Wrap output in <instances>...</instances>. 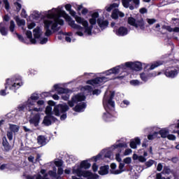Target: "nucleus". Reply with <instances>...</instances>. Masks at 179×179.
<instances>
[{
    "label": "nucleus",
    "mask_w": 179,
    "mask_h": 179,
    "mask_svg": "<svg viewBox=\"0 0 179 179\" xmlns=\"http://www.w3.org/2000/svg\"><path fill=\"white\" fill-rule=\"evenodd\" d=\"M43 13L45 17V18L43 20V23L44 29L45 30V36H51L52 33L57 31L58 24L60 26L64 24V20L61 19V17L66 19L69 26H71L72 29L77 30L76 35L79 36V37H83L85 34L91 36L93 26L99 23V19H101L99 17L100 15L99 12H94L91 14V17L89 19V22H87V25L85 27L82 24V27L76 24L75 20H72V18L66 14V12L64 10V6H59L57 8H53L51 10L44 11ZM89 23L90 25H89Z\"/></svg>",
    "instance_id": "1"
},
{
    "label": "nucleus",
    "mask_w": 179,
    "mask_h": 179,
    "mask_svg": "<svg viewBox=\"0 0 179 179\" xmlns=\"http://www.w3.org/2000/svg\"><path fill=\"white\" fill-rule=\"evenodd\" d=\"M90 166L92 165L89 161H83L80 164H76L73 167L72 173L76 176H72V179H82V177L87 179H99L98 175H93L90 171H85L90 169Z\"/></svg>",
    "instance_id": "2"
},
{
    "label": "nucleus",
    "mask_w": 179,
    "mask_h": 179,
    "mask_svg": "<svg viewBox=\"0 0 179 179\" xmlns=\"http://www.w3.org/2000/svg\"><path fill=\"white\" fill-rule=\"evenodd\" d=\"M115 94L114 92L106 91L103 97V104L106 113H103V120L106 122H111L115 120V117L108 112V110H114L115 107V103L113 101Z\"/></svg>",
    "instance_id": "3"
},
{
    "label": "nucleus",
    "mask_w": 179,
    "mask_h": 179,
    "mask_svg": "<svg viewBox=\"0 0 179 179\" xmlns=\"http://www.w3.org/2000/svg\"><path fill=\"white\" fill-rule=\"evenodd\" d=\"M127 68H131L134 71H142V63L139 62H128L124 64L117 66L113 67L103 73L106 76H110V75H117L120 73V72H125Z\"/></svg>",
    "instance_id": "4"
},
{
    "label": "nucleus",
    "mask_w": 179,
    "mask_h": 179,
    "mask_svg": "<svg viewBox=\"0 0 179 179\" xmlns=\"http://www.w3.org/2000/svg\"><path fill=\"white\" fill-rule=\"evenodd\" d=\"M122 148H128V145H127V143H116L110 148L102 150L98 155L92 157V160L93 162H99V160L111 159V155H113V152H114V150H118L119 153H121Z\"/></svg>",
    "instance_id": "5"
},
{
    "label": "nucleus",
    "mask_w": 179,
    "mask_h": 179,
    "mask_svg": "<svg viewBox=\"0 0 179 179\" xmlns=\"http://www.w3.org/2000/svg\"><path fill=\"white\" fill-rule=\"evenodd\" d=\"M40 99V96L37 93H34L31 95V96L28 99V100L21 103L18 106L17 110L19 111H24V110H28V111H36V113H40L43 111V108H33V106L36 104V101Z\"/></svg>",
    "instance_id": "6"
},
{
    "label": "nucleus",
    "mask_w": 179,
    "mask_h": 179,
    "mask_svg": "<svg viewBox=\"0 0 179 179\" xmlns=\"http://www.w3.org/2000/svg\"><path fill=\"white\" fill-rule=\"evenodd\" d=\"M22 85L23 82L22 81V78H8L6 80L5 90H1L0 91V95L6 96L8 94L9 92H8V89H9V90H13V92H16V90Z\"/></svg>",
    "instance_id": "7"
},
{
    "label": "nucleus",
    "mask_w": 179,
    "mask_h": 179,
    "mask_svg": "<svg viewBox=\"0 0 179 179\" xmlns=\"http://www.w3.org/2000/svg\"><path fill=\"white\" fill-rule=\"evenodd\" d=\"M92 87L89 85L81 88V92H84V94L80 93L73 96L71 97V100L68 101L69 107H73L75 104H78V103H80V101H85V100H86L85 94L90 93V92H92Z\"/></svg>",
    "instance_id": "8"
},
{
    "label": "nucleus",
    "mask_w": 179,
    "mask_h": 179,
    "mask_svg": "<svg viewBox=\"0 0 179 179\" xmlns=\"http://www.w3.org/2000/svg\"><path fill=\"white\" fill-rule=\"evenodd\" d=\"M69 110V106L66 104H59L54 107L52 111V107L48 106L45 109V114L48 116L52 117V115H56V117H59L62 113L64 111H68Z\"/></svg>",
    "instance_id": "9"
},
{
    "label": "nucleus",
    "mask_w": 179,
    "mask_h": 179,
    "mask_svg": "<svg viewBox=\"0 0 179 179\" xmlns=\"http://www.w3.org/2000/svg\"><path fill=\"white\" fill-rule=\"evenodd\" d=\"M127 23L130 26L135 27L137 30H145V21L143 20V17L139 15L136 17H129Z\"/></svg>",
    "instance_id": "10"
},
{
    "label": "nucleus",
    "mask_w": 179,
    "mask_h": 179,
    "mask_svg": "<svg viewBox=\"0 0 179 179\" xmlns=\"http://www.w3.org/2000/svg\"><path fill=\"white\" fill-rule=\"evenodd\" d=\"M25 34L27 38L31 41V44H36L37 43V39L43 36V31L41 30V28L37 27L34 29L33 34L30 31H27ZM33 34L35 39H33Z\"/></svg>",
    "instance_id": "11"
},
{
    "label": "nucleus",
    "mask_w": 179,
    "mask_h": 179,
    "mask_svg": "<svg viewBox=\"0 0 179 179\" xmlns=\"http://www.w3.org/2000/svg\"><path fill=\"white\" fill-rule=\"evenodd\" d=\"M65 9L67 12H69V14L74 17L76 22L78 23V24H83L85 27L87 26V20H85L84 18L76 15V12L72 10V6L71 4H66L65 6Z\"/></svg>",
    "instance_id": "12"
},
{
    "label": "nucleus",
    "mask_w": 179,
    "mask_h": 179,
    "mask_svg": "<svg viewBox=\"0 0 179 179\" xmlns=\"http://www.w3.org/2000/svg\"><path fill=\"white\" fill-rule=\"evenodd\" d=\"M54 89L59 94H62V100L66 101L69 99V97H71V93H72L71 90L62 88L58 84L54 85Z\"/></svg>",
    "instance_id": "13"
},
{
    "label": "nucleus",
    "mask_w": 179,
    "mask_h": 179,
    "mask_svg": "<svg viewBox=\"0 0 179 179\" xmlns=\"http://www.w3.org/2000/svg\"><path fill=\"white\" fill-rule=\"evenodd\" d=\"M110 80L109 78L106 76L101 78H96L94 80H88L87 83L88 85H91V86H99L101 85V83H105V82H108Z\"/></svg>",
    "instance_id": "14"
},
{
    "label": "nucleus",
    "mask_w": 179,
    "mask_h": 179,
    "mask_svg": "<svg viewBox=\"0 0 179 179\" xmlns=\"http://www.w3.org/2000/svg\"><path fill=\"white\" fill-rule=\"evenodd\" d=\"M113 31L116 36H119L120 37H124V36H127L128 33H129V30L125 27H120L118 29H114Z\"/></svg>",
    "instance_id": "15"
},
{
    "label": "nucleus",
    "mask_w": 179,
    "mask_h": 179,
    "mask_svg": "<svg viewBox=\"0 0 179 179\" xmlns=\"http://www.w3.org/2000/svg\"><path fill=\"white\" fill-rule=\"evenodd\" d=\"M177 75H178V71H177V70L173 68H169L165 71V76L167 78H176Z\"/></svg>",
    "instance_id": "16"
},
{
    "label": "nucleus",
    "mask_w": 179,
    "mask_h": 179,
    "mask_svg": "<svg viewBox=\"0 0 179 179\" xmlns=\"http://www.w3.org/2000/svg\"><path fill=\"white\" fill-rule=\"evenodd\" d=\"M118 16H120V17H124V16H125V14H124V13L118 10V9H115L113 10L112 15H111V17L112 19H118Z\"/></svg>",
    "instance_id": "17"
},
{
    "label": "nucleus",
    "mask_w": 179,
    "mask_h": 179,
    "mask_svg": "<svg viewBox=\"0 0 179 179\" xmlns=\"http://www.w3.org/2000/svg\"><path fill=\"white\" fill-rule=\"evenodd\" d=\"M85 108H86V103L82 102L76 105L73 110H74V111H76L77 113H82V111H84Z\"/></svg>",
    "instance_id": "18"
},
{
    "label": "nucleus",
    "mask_w": 179,
    "mask_h": 179,
    "mask_svg": "<svg viewBox=\"0 0 179 179\" xmlns=\"http://www.w3.org/2000/svg\"><path fill=\"white\" fill-rule=\"evenodd\" d=\"M108 170H110V166L108 165L101 166L99 171V174H100V176H106V174H108Z\"/></svg>",
    "instance_id": "19"
},
{
    "label": "nucleus",
    "mask_w": 179,
    "mask_h": 179,
    "mask_svg": "<svg viewBox=\"0 0 179 179\" xmlns=\"http://www.w3.org/2000/svg\"><path fill=\"white\" fill-rule=\"evenodd\" d=\"M98 25L103 30L106 27H108V20H103L102 18L98 20Z\"/></svg>",
    "instance_id": "20"
},
{
    "label": "nucleus",
    "mask_w": 179,
    "mask_h": 179,
    "mask_svg": "<svg viewBox=\"0 0 179 179\" xmlns=\"http://www.w3.org/2000/svg\"><path fill=\"white\" fill-rule=\"evenodd\" d=\"M31 124H34L35 127H37L40 122V114L37 113L30 120Z\"/></svg>",
    "instance_id": "21"
},
{
    "label": "nucleus",
    "mask_w": 179,
    "mask_h": 179,
    "mask_svg": "<svg viewBox=\"0 0 179 179\" xmlns=\"http://www.w3.org/2000/svg\"><path fill=\"white\" fill-rule=\"evenodd\" d=\"M63 36H65V41L67 43H75V39H72V36H73L72 32L64 33Z\"/></svg>",
    "instance_id": "22"
},
{
    "label": "nucleus",
    "mask_w": 179,
    "mask_h": 179,
    "mask_svg": "<svg viewBox=\"0 0 179 179\" xmlns=\"http://www.w3.org/2000/svg\"><path fill=\"white\" fill-rule=\"evenodd\" d=\"M136 145H141V139H139V138H136L131 141L130 148H131V149H136Z\"/></svg>",
    "instance_id": "23"
},
{
    "label": "nucleus",
    "mask_w": 179,
    "mask_h": 179,
    "mask_svg": "<svg viewBox=\"0 0 179 179\" xmlns=\"http://www.w3.org/2000/svg\"><path fill=\"white\" fill-rule=\"evenodd\" d=\"M37 141L38 145H41V146H44L45 145H47V138L44 136H38Z\"/></svg>",
    "instance_id": "24"
},
{
    "label": "nucleus",
    "mask_w": 179,
    "mask_h": 179,
    "mask_svg": "<svg viewBox=\"0 0 179 179\" xmlns=\"http://www.w3.org/2000/svg\"><path fill=\"white\" fill-rule=\"evenodd\" d=\"M133 160H138L141 163H145V162H146V158L142 155L138 156L136 154H134Z\"/></svg>",
    "instance_id": "25"
},
{
    "label": "nucleus",
    "mask_w": 179,
    "mask_h": 179,
    "mask_svg": "<svg viewBox=\"0 0 179 179\" xmlns=\"http://www.w3.org/2000/svg\"><path fill=\"white\" fill-rule=\"evenodd\" d=\"M118 6H120V3H114L110 4L109 6H106L105 9L106 12H111L112 9H114V8H118Z\"/></svg>",
    "instance_id": "26"
},
{
    "label": "nucleus",
    "mask_w": 179,
    "mask_h": 179,
    "mask_svg": "<svg viewBox=\"0 0 179 179\" xmlns=\"http://www.w3.org/2000/svg\"><path fill=\"white\" fill-rule=\"evenodd\" d=\"M3 146L5 149V150H10L12 149V147L9 145V143H8V140H6V137L3 138Z\"/></svg>",
    "instance_id": "27"
},
{
    "label": "nucleus",
    "mask_w": 179,
    "mask_h": 179,
    "mask_svg": "<svg viewBox=\"0 0 179 179\" xmlns=\"http://www.w3.org/2000/svg\"><path fill=\"white\" fill-rule=\"evenodd\" d=\"M125 164L120 163L119 165V169H117L116 171H113V174H121V173L124 172V167Z\"/></svg>",
    "instance_id": "28"
},
{
    "label": "nucleus",
    "mask_w": 179,
    "mask_h": 179,
    "mask_svg": "<svg viewBox=\"0 0 179 179\" xmlns=\"http://www.w3.org/2000/svg\"><path fill=\"white\" fill-rule=\"evenodd\" d=\"M0 33L2 36L8 34V31L5 29V24L3 22L0 23Z\"/></svg>",
    "instance_id": "29"
},
{
    "label": "nucleus",
    "mask_w": 179,
    "mask_h": 179,
    "mask_svg": "<svg viewBox=\"0 0 179 179\" xmlns=\"http://www.w3.org/2000/svg\"><path fill=\"white\" fill-rule=\"evenodd\" d=\"M159 134L162 138H167V136L169 135V129L166 128L162 129L159 131Z\"/></svg>",
    "instance_id": "30"
},
{
    "label": "nucleus",
    "mask_w": 179,
    "mask_h": 179,
    "mask_svg": "<svg viewBox=\"0 0 179 179\" xmlns=\"http://www.w3.org/2000/svg\"><path fill=\"white\" fill-rule=\"evenodd\" d=\"M52 118V116H45L43 119V124H44V125L48 126V125H51V119Z\"/></svg>",
    "instance_id": "31"
},
{
    "label": "nucleus",
    "mask_w": 179,
    "mask_h": 179,
    "mask_svg": "<svg viewBox=\"0 0 179 179\" xmlns=\"http://www.w3.org/2000/svg\"><path fill=\"white\" fill-rule=\"evenodd\" d=\"M20 127L16 124H10V130L13 132L14 134H16L19 132Z\"/></svg>",
    "instance_id": "32"
},
{
    "label": "nucleus",
    "mask_w": 179,
    "mask_h": 179,
    "mask_svg": "<svg viewBox=\"0 0 179 179\" xmlns=\"http://www.w3.org/2000/svg\"><path fill=\"white\" fill-rule=\"evenodd\" d=\"M15 20H16L17 26H20L22 27L24 26V24H26V21H24V20H20V18L17 17L15 18Z\"/></svg>",
    "instance_id": "33"
},
{
    "label": "nucleus",
    "mask_w": 179,
    "mask_h": 179,
    "mask_svg": "<svg viewBox=\"0 0 179 179\" xmlns=\"http://www.w3.org/2000/svg\"><path fill=\"white\" fill-rule=\"evenodd\" d=\"M28 160H29V162H31V163H36V162H39V160H40V155H38L37 157L36 158V159H34V156L30 155L28 157Z\"/></svg>",
    "instance_id": "34"
},
{
    "label": "nucleus",
    "mask_w": 179,
    "mask_h": 179,
    "mask_svg": "<svg viewBox=\"0 0 179 179\" xmlns=\"http://www.w3.org/2000/svg\"><path fill=\"white\" fill-rule=\"evenodd\" d=\"M149 74H148V73L146 72H144V73H142L141 74V78L144 81V82H146V80H148V79H149Z\"/></svg>",
    "instance_id": "35"
},
{
    "label": "nucleus",
    "mask_w": 179,
    "mask_h": 179,
    "mask_svg": "<svg viewBox=\"0 0 179 179\" xmlns=\"http://www.w3.org/2000/svg\"><path fill=\"white\" fill-rule=\"evenodd\" d=\"M129 175L131 179H138V173L135 171H131Z\"/></svg>",
    "instance_id": "36"
},
{
    "label": "nucleus",
    "mask_w": 179,
    "mask_h": 179,
    "mask_svg": "<svg viewBox=\"0 0 179 179\" xmlns=\"http://www.w3.org/2000/svg\"><path fill=\"white\" fill-rule=\"evenodd\" d=\"M162 173L164 174H170V173H171V169H170L169 166H164Z\"/></svg>",
    "instance_id": "37"
},
{
    "label": "nucleus",
    "mask_w": 179,
    "mask_h": 179,
    "mask_svg": "<svg viewBox=\"0 0 179 179\" xmlns=\"http://www.w3.org/2000/svg\"><path fill=\"white\" fill-rule=\"evenodd\" d=\"M162 62H157L154 64H152L150 67V71L155 69V68H157V66H160V65H162Z\"/></svg>",
    "instance_id": "38"
},
{
    "label": "nucleus",
    "mask_w": 179,
    "mask_h": 179,
    "mask_svg": "<svg viewBox=\"0 0 179 179\" xmlns=\"http://www.w3.org/2000/svg\"><path fill=\"white\" fill-rule=\"evenodd\" d=\"M48 175L51 177H57V168L53 169V171H50Z\"/></svg>",
    "instance_id": "39"
},
{
    "label": "nucleus",
    "mask_w": 179,
    "mask_h": 179,
    "mask_svg": "<svg viewBox=\"0 0 179 179\" xmlns=\"http://www.w3.org/2000/svg\"><path fill=\"white\" fill-rule=\"evenodd\" d=\"M128 106H129V101L127 100L123 101L120 104L122 108H125V107H128Z\"/></svg>",
    "instance_id": "40"
},
{
    "label": "nucleus",
    "mask_w": 179,
    "mask_h": 179,
    "mask_svg": "<svg viewBox=\"0 0 179 179\" xmlns=\"http://www.w3.org/2000/svg\"><path fill=\"white\" fill-rule=\"evenodd\" d=\"M132 0H122V5L124 8H129V2H131Z\"/></svg>",
    "instance_id": "41"
},
{
    "label": "nucleus",
    "mask_w": 179,
    "mask_h": 179,
    "mask_svg": "<svg viewBox=\"0 0 179 179\" xmlns=\"http://www.w3.org/2000/svg\"><path fill=\"white\" fill-rule=\"evenodd\" d=\"M37 105H38V107H36V108H38L41 107V108H42V110H43V108H44V101L43 100H39L36 102Z\"/></svg>",
    "instance_id": "42"
},
{
    "label": "nucleus",
    "mask_w": 179,
    "mask_h": 179,
    "mask_svg": "<svg viewBox=\"0 0 179 179\" xmlns=\"http://www.w3.org/2000/svg\"><path fill=\"white\" fill-rule=\"evenodd\" d=\"M37 40L39 41L40 44H45V43H47V41H48V38H41V36L40 38H38Z\"/></svg>",
    "instance_id": "43"
},
{
    "label": "nucleus",
    "mask_w": 179,
    "mask_h": 179,
    "mask_svg": "<svg viewBox=\"0 0 179 179\" xmlns=\"http://www.w3.org/2000/svg\"><path fill=\"white\" fill-rule=\"evenodd\" d=\"M48 174H45V175L43 176V177L41 176V175L38 174V175H36V176H35V178H36V179H49V178H48Z\"/></svg>",
    "instance_id": "44"
},
{
    "label": "nucleus",
    "mask_w": 179,
    "mask_h": 179,
    "mask_svg": "<svg viewBox=\"0 0 179 179\" xmlns=\"http://www.w3.org/2000/svg\"><path fill=\"white\" fill-rule=\"evenodd\" d=\"M15 22L10 21V31L12 33H13L15 31Z\"/></svg>",
    "instance_id": "45"
},
{
    "label": "nucleus",
    "mask_w": 179,
    "mask_h": 179,
    "mask_svg": "<svg viewBox=\"0 0 179 179\" xmlns=\"http://www.w3.org/2000/svg\"><path fill=\"white\" fill-rule=\"evenodd\" d=\"M157 136V132H155L153 134L148 135V139H149V141H152L155 139V138H156Z\"/></svg>",
    "instance_id": "46"
},
{
    "label": "nucleus",
    "mask_w": 179,
    "mask_h": 179,
    "mask_svg": "<svg viewBox=\"0 0 179 179\" xmlns=\"http://www.w3.org/2000/svg\"><path fill=\"white\" fill-rule=\"evenodd\" d=\"M54 164L57 166V167H61V166H62V161L60 159H57L55 161Z\"/></svg>",
    "instance_id": "47"
},
{
    "label": "nucleus",
    "mask_w": 179,
    "mask_h": 179,
    "mask_svg": "<svg viewBox=\"0 0 179 179\" xmlns=\"http://www.w3.org/2000/svg\"><path fill=\"white\" fill-rule=\"evenodd\" d=\"M163 29H165V30H167V31H169V33L174 31V28H172L170 26H164Z\"/></svg>",
    "instance_id": "48"
},
{
    "label": "nucleus",
    "mask_w": 179,
    "mask_h": 179,
    "mask_svg": "<svg viewBox=\"0 0 179 179\" xmlns=\"http://www.w3.org/2000/svg\"><path fill=\"white\" fill-rule=\"evenodd\" d=\"M110 169V173L113 174V171H117V170H115V169H117V164H115V163L111 164Z\"/></svg>",
    "instance_id": "49"
},
{
    "label": "nucleus",
    "mask_w": 179,
    "mask_h": 179,
    "mask_svg": "<svg viewBox=\"0 0 179 179\" xmlns=\"http://www.w3.org/2000/svg\"><path fill=\"white\" fill-rule=\"evenodd\" d=\"M154 163H155V161L150 159L149 161L145 162V166H147V167H152V166H153Z\"/></svg>",
    "instance_id": "50"
},
{
    "label": "nucleus",
    "mask_w": 179,
    "mask_h": 179,
    "mask_svg": "<svg viewBox=\"0 0 179 179\" xmlns=\"http://www.w3.org/2000/svg\"><path fill=\"white\" fill-rule=\"evenodd\" d=\"M131 85H133V86H138V85H141V82L138 80H134L130 82Z\"/></svg>",
    "instance_id": "51"
},
{
    "label": "nucleus",
    "mask_w": 179,
    "mask_h": 179,
    "mask_svg": "<svg viewBox=\"0 0 179 179\" xmlns=\"http://www.w3.org/2000/svg\"><path fill=\"white\" fill-rule=\"evenodd\" d=\"M7 138L9 141H12L13 139V133L12 131H7Z\"/></svg>",
    "instance_id": "52"
},
{
    "label": "nucleus",
    "mask_w": 179,
    "mask_h": 179,
    "mask_svg": "<svg viewBox=\"0 0 179 179\" xmlns=\"http://www.w3.org/2000/svg\"><path fill=\"white\" fill-rule=\"evenodd\" d=\"M146 22L148 23V24H154V23H156V20L147 18Z\"/></svg>",
    "instance_id": "53"
},
{
    "label": "nucleus",
    "mask_w": 179,
    "mask_h": 179,
    "mask_svg": "<svg viewBox=\"0 0 179 179\" xmlns=\"http://www.w3.org/2000/svg\"><path fill=\"white\" fill-rule=\"evenodd\" d=\"M131 153H132V150L127 148L124 152V156H129V155H131Z\"/></svg>",
    "instance_id": "54"
},
{
    "label": "nucleus",
    "mask_w": 179,
    "mask_h": 179,
    "mask_svg": "<svg viewBox=\"0 0 179 179\" xmlns=\"http://www.w3.org/2000/svg\"><path fill=\"white\" fill-rule=\"evenodd\" d=\"M14 5L17 9V12H19L22 9V5L20 3L15 2Z\"/></svg>",
    "instance_id": "55"
},
{
    "label": "nucleus",
    "mask_w": 179,
    "mask_h": 179,
    "mask_svg": "<svg viewBox=\"0 0 179 179\" xmlns=\"http://www.w3.org/2000/svg\"><path fill=\"white\" fill-rule=\"evenodd\" d=\"M166 138L169 140V141H176V136H174L173 134H168L166 136Z\"/></svg>",
    "instance_id": "56"
},
{
    "label": "nucleus",
    "mask_w": 179,
    "mask_h": 179,
    "mask_svg": "<svg viewBox=\"0 0 179 179\" xmlns=\"http://www.w3.org/2000/svg\"><path fill=\"white\" fill-rule=\"evenodd\" d=\"M123 162L124 163H125V164H131L132 159H131V157H127L123 160Z\"/></svg>",
    "instance_id": "57"
},
{
    "label": "nucleus",
    "mask_w": 179,
    "mask_h": 179,
    "mask_svg": "<svg viewBox=\"0 0 179 179\" xmlns=\"http://www.w3.org/2000/svg\"><path fill=\"white\" fill-rule=\"evenodd\" d=\"M157 75H160V72L157 73L156 71H154L148 74L149 78H155V76H157Z\"/></svg>",
    "instance_id": "58"
},
{
    "label": "nucleus",
    "mask_w": 179,
    "mask_h": 179,
    "mask_svg": "<svg viewBox=\"0 0 179 179\" xmlns=\"http://www.w3.org/2000/svg\"><path fill=\"white\" fill-rule=\"evenodd\" d=\"M66 113V111H64V112H63L62 113H61L60 114V120H62V121H64V120H66V113Z\"/></svg>",
    "instance_id": "59"
},
{
    "label": "nucleus",
    "mask_w": 179,
    "mask_h": 179,
    "mask_svg": "<svg viewBox=\"0 0 179 179\" xmlns=\"http://www.w3.org/2000/svg\"><path fill=\"white\" fill-rule=\"evenodd\" d=\"M27 26H28V29H34V27H36V23L28 22Z\"/></svg>",
    "instance_id": "60"
},
{
    "label": "nucleus",
    "mask_w": 179,
    "mask_h": 179,
    "mask_svg": "<svg viewBox=\"0 0 179 179\" xmlns=\"http://www.w3.org/2000/svg\"><path fill=\"white\" fill-rule=\"evenodd\" d=\"M115 160L117 162H118L119 163L122 161V159H121V155H120V152L119 153H117L115 155Z\"/></svg>",
    "instance_id": "61"
},
{
    "label": "nucleus",
    "mask_w": 179,
    "mask_h": 179,
    "mask_svg": "<svg viewBox=\"0 0 179 179\" xmlns=\"http://www.w3.org/2000/svg\"><path fill=\"white\" fill-rule=\"evenodd\" d=\"M3 2L5 5V8L8 10V9H9V2L8 0H3Z\"/></svg>",
    "instance_id": "62"
},
{
    "label": "nucleus",
    "mask_w": 179,
    "mask_h": 179,
    "mask_svg": "<svg viewBox=\"0 0 179 179\" xmlns=\"http://www.w3.org/2000/svg\"><path fill=\"white\" fill-rule=\"evenodd\" d=\"M157 170V171H162L163 170V164H162V163L158 164Z\"/></svg>",
    "instance_id": "63"
},
{
    "label": "nucleus",
    "mask_w": 179,
    "mask_h": 179,
    "mask_svg": "<svg viewBox=\"0 0 179 179\" xmlns=\"http://www.w3.org/2000/svg\"><path fill=\"white\" fill-rule=\"evenodd\" d=\"M156 178L157 179H166V178L162 176V173H157Z\"/></svg>",
    "instance_id": "64"
}]
</instances>
